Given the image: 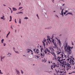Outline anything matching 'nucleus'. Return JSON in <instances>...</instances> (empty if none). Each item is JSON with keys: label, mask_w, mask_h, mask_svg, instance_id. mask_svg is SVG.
Here are the masks:
<instances>
[{"label": "nucleus", "mask_w": 75, "mask_h": 75, "mask_svg": "<svg viewBox=\"0 0 75 75\" xmlns=\"http://www.w3.org/2000/svg\"><path fill=\"white\" fill-rule=\"evenodd\" d=\"M55 63H53L52 65L51 66V68L52 70H53V68H55Z\"/></svg>", "instance_id": "obj_7"}, {"label": "nucleus", "mask_w": 75, "mask_h": 75, "mask_svg": "<svg viewBox=\"0 0 75 75\" xmlns=\"http://www.w3.org/2000/svg\"><path fill=\"white\" fill-rule=\"evenodd\" d=\"M49 39H47V40H49V41H50V37H49Z\"/></svg>", "instance_id": "obj_39"}, {"label": "nucleus", "mask_w": 75, "mask_h": 75, "mask_svg": "<svg viewBox=\"0 0 75 75\" xmlns=\"http://www.w3.org/2000/svg\"><path fill=\"white\" fill-rule=\"evenodd\" d=\"M10 19H11V16H10Z\"/></svg>", "instance_id": "obj_46"}, {"label": "nucleus", "mask_w": 75, "mask_h": 75, "mask_svg": "<svg viewBox=\"0 0 75 75\" xmlns=\"http://www.w3.org/2000/svg\"><path fill=\"white\" fill-rule=\"evenodd\" d=\"M3 45L4 47L6 46V43H3Z\"/></svg>", "instance_id": "obj_19"}, {"label": "nucleus", "mask_w": 75, "mask_h": 75, "mask_svg": "<svg viewBox=\"0 0 75 75\" xmlns=\"http://www.w3.org/2000/svg\"><path fill=\"white\" fill-rule=\"evenodd\" d=\"M62 36V34H60L59 35V36H60V37H61Z\"/></svg>", "instance_id": "obj_45"}, {"label": "nucleus", "mask_w": 75, "mask_h": 75, "mask_svg": "<svg viewBox=\"0 0 75 75\" xmlns=\"http://www.w3.org/2000/svg\"><path fill=\"white\" fill-rule=\"evenodd\" d=\"M35 58H37H37H39V57H38V56L37 55L35 57Z\"/></svg>", "instance_id": "obj_30"}, {"label": "nucleus", "mask_w": 75, "mask_h": 75, "mask_svg": "<svg viewBox=\"0 0 75 75\" xmlns=\"http://www.w3.org/2000/svg\"><path fill=\"white\" fill-rule=\"evenodd\" d=\"M64 14L65 15V14H66V13L65 12H64Z\"/></svg>", "instance_id": "obj_50"}, {"label": "nucleus", "mask_w": 75, "mask_h": 75, "mask_svg": "<svg viewBox=\"0 0 75 75\" xmlns=\"http://www.w3.org/2000/svg\"><path fill=\"white\" fill-rule=\"evenodd\" d=\"M68 13L67 14H66V16H67V15H68Z\"/></svg>", "instance_id": "obj_59"}, {"label": "nucleus", "mask_w": 75, "mask_h": 75, "mask_svg": "<svg viewBox=\"0 0 75 75\" xmlns=\"http://www.w3.org/2000/svg\"><path fill=\"white\" fill-rule=\"evenodd\" d=\"M10 33V31H9V32H8V34H9Z\"/></svg>", "instance_id": "obj_60"}, {"label": "nucleus", "mask_w": 75, "mask_h": 75, "mask_svg": "<svg viewBox=\"0 0 75 75\" xmlns=\"http://www.w3.org/2000/svg\"><path fill=\"white\" fill-rule=\"evenodd\" d=\"M15 33H16V30H15Z\"/></svg>", "instance_id": "obj_58"}, {"label": "nucleus", "mask_w": 75, "mask_h": 75, "mask_svg": "<svg viewBox=\"0 0 75 75\" xmlns=\"http://www.w3.org/2000/svg\"><path fill=\"white\" fill-rule=\"evenodd\" d=\"M49 48L50 50L52 51V52H51L50 50H49V49H48V48H46L45 49L44 52L45 54H47V52H49V53H50L51 54L53 55L54 56V54L55 53L54 52V48H52V47H49Z\"/></svg>", "instance_id": "obj_3"}, {"label": "nucleus", "mask_w": 75, "mask_h": 75, "mask_svg": "<svg viewBox=\"0 0 75 75\" xmlns=\"http://www.w3.org/2000/svg\"><path fill=\"white\" fill-rule=\"evenodd\" d=\"M8 54H7V55H8V54H10V53H8Z\"/></svg>", "instance_id": "obj_61"}, {"label": "nucleus", "mask_w": 75, "mask_h": 75, "mask_svg": "<svg viewBox=\"0 0 75 75\" xmlns=\"http://www.w3.org/2000/svg\"><path fill=\"white\" fill-rule=\"evenodd\" d=\"M14 52H15V53H16V54H19V52H18L16 51H14Z\"/></svg>", "instance_id": "obj_22"}, {"label": "nucleus", "mask_w": 75, "mask_h": 75, "mask_svg": "<svg viewBox=\"0 0 75 75\" xmlns=\"http://www.w3.org/2000/svg\"><path fill=\"white\" fill-rule=\"evenodd\" d=\"M60 10H62V7H61L60 8Z\"/></svg>", "instance_id": "obj_54"}, {"label": "nucleus", "mask_w": 75, "mask_h": 75, "mask_svg": "<svg viewBox=\"0 0 75 75\" xmlns=\"http://www.w3.org/2000/svg\"><path fill=\"white\" fill-rule=\"evenodd\" d=\"M11 28H12V29H13V28H12V25H11Z\"/></svg>", "instance_id": "obj_49"}, {"label": "nucleus", "mask_w": 75, "mask_h": 75, "mask_svg": "<svg viewBox=\"0 0 75 75\" xmlns=\"http://www.w3.org/2000/svg\"><path fill=\"white\" fill-rule=\"evenodd\" d=\"M8 35H9V34L8 33L7 34V36H6V38H8Z\"/></svg>", "instance_id": "obj_32"}, {"label": "nucleus", "mask_w": 75, "mask_h": 75, "mask_svg": "<svg viewBox=\"0 0 75 75\" xmlns=\"http://www.w3.org/2000/svg\"><path fill=\"white\" fill-rule=\"evenodd\" d=\"M61 1H63V2H64V1H64V0H61Z\"/></svg>", "instance_id": "obj_52"}, {"label": "nucleus", "mask_w": 75, "mask_h": 75, "mask_svg": "<svg viewBox=\"0 0 75 75\" xmlns=\"http://www.w3.org/2000/svg\"><path fill=\"white\" fill-rule=\"evenodd\" d=\"M0 74H3V73L1 72V70L0 69Z\"/></svg>", "instance_id": "obj_28"}, {"label": "nucleus", "mask_w": 75, "mask_h": 75, "mask_svg": "<svg viewBox=\"0 0 75 75\" xmlns=\"http://www.w3.org/2000/svg\"><path fill=\"white\" fill-rule=\"evenodd\" d=\"M52 43H53L54 45L55 46V48H57V44H56V42H55V41L54 40V39H52Z\"/></svg>", "instance_id": "obj_5"}, {"label": "nucleus", "mask_w": 75, "mask_h": 75, "mask_svg": "<svg viewBox=\"0 0 75 75\" xmlns=\"http://www.w3.org/2000/svg\"><path fill=\"white\" fill-rule=\"evenodd\" d=\"M54 0H52V1L53 3H54Z\"/></svg>", "instance_id": "obj_47"}, {"label": "nucleus", "mask_w": 75, "mask_h": 75, "mask_svg": "<svg viewBox=\"0 0 75 75\" xmlns=\"http://www.w3.org/2000/svg\"><path fill=\"white\" fill-rule=\"evenodd\" d=\"M70 47L69 46H68L66 47H65L64 50L65 52H67L69 55H71V53H72V51L70 49Z\"/></svg>", "instance_id": "obj_4"}, {"label": "nucleus", "mask_w": 75, "mask_h": 75, "mask_svg": "<svg viewBox=\"0 0 75 75\" xmlns=\"http://www.w3.org/2000/svg\"><path fill=\"white\" fill-rule=\"evenodd\" d=\"M56 17H58V18H59L58 16L56 15Z\"/></svg>", "instance_id": "obj_55"}, {"label": "nucleus", "mask_w": 75, "mask_h": 75, "mask_svg": "<svg viewBox=\"0 0 75 75\" xmlns=\"http://www.w3.org/2000/svg\"><path fill=\"white\" fill-rule=\"evenodd\" d=\"M57 55H59L60 53H61V50L60 49H59L58 50V52H57Z\"/></svg>", "instance_id": "obj_9"}, {"label": "nucleus", "mask_w": 75, "mask_h": 75, "mask_svg": "<svg viewBox=\"0 0 75 75\" xmlns=\"http://www.w3.org/2000/svg\"><path fill=\"white\" fill-rule=\"evenodd\" d=\"M36 16L38 17V19H40V18H39V16H38V14H37L36 15Z\"/></svg>", "instance_id": "obj_29"}, {"label": "nucleus", "mask_w": 75, "mask_h": 75, "mask_svg": "<svg viewBox=\"0 0 75 75\" xmlns=\"http://www.w3.org/2000/svg\"><path fill=\"white\" fill-rule=\"evenodd\" d=\"M23 10H24L23 9H21V11H23Z\"/></svg>", "instance_id": "obj_51"}, {"label": "nucleus", "mask_w": 75, "mask_h": 75, "mask_svg": "<svg viewBox=\"0 0 75 75\" xmlns=\"http://www.w3.org/2000/svg\"><path fill=\"white\" fill-rule=\"evenodd\" d=\"M11 21V19H10V20H9V21Z\"/></svg>", "instance_id": "obj_57"}, {"label": "nucleus", "mask_w": 75, "mask_h": 75, "mask_svg": "<svg viewBox=\"0 0 75 75\" xmlns=\"http://www.w3.org/2000/svg\"><path fill=\"white\" fill-rule=\"evenodd\" d=\"M53 55H54V59H56V60H57V58H56V56L55 55V53L54 54H53Z\"/></svg>", "instance_id": "obj_21"}, {"label": "nucleus", "mask_w": 75, "mask_h": 75, "mask_svg": "<svg viewBox=\"0 0 75 75\" xmlns=\"http://www.w3.org/2000/svg\"><path fill=\"white\" fill-rule=\"evenodd\" d=\"M71 43H72V45H74V43H73V42H72V41H71Z\"/></svg>", "instance_id": "obj_36"}, {"label": "nucleus", "mask_w": 75, "mask_h": 75, "mask_svg": "<svg viewBox=\"0 0 75 75\" xmlns=\"http://www.w3.org/2000/svg\"><path fill=\"white\" fill-rule=\"evenodd\" d=\"M72 73H69V74H72Z\"/></svg>", "instance_id": "obj_56"}, {"label": "nucleus", "mask_w": 75, "mask_h": 75, "mask_svg": "<svg viewBox=\"0 0 75 75\" xmlns=\"http://www.w3.org/2000/svg\"><path fill=\"white\" fill-rule=\"evenodd\" d=\"M4 58H5V57L3 56V57H2L1 56V62L2 61V59H3Z\"/></svg>", "instance_id": "obj_12"}, {"label": "nucleus", "mask_w": 75, "mask_h": 75, "mask_svg": "<svg viewBox=\"0 0 75 75\" xmlns=\"http://www.w3.org/2000/svg\"><path fill=\"white\" fill-rule=\"evenodd\" d=\"M68 14H70V15H72L73 16V14H72V13L71 12H69L68 13Z\"/></svg>", "instance_id": "obj_17"}, {"label": "nucleus", "mask_w": 75, "mask_h": 75, "mask_svg": "<svg viewBox=\"0 0 75 75\" xmlns=\"http://www.w3.org/2000/svg\"><path fill=\"white\" fill-rule=\"evenodd\" d=\"M64 8L62 9L61 12V14H60L62 15V17H64V14H63V11L64 10Z\"/></svg>", "instance_id": "obj_13"}, {"label": "nucleus", "mask_w": 75, "mask_h": 75, "mask_svg": "<svg viewBox=\"0 0 75 75\" xmlns=\"http://www.w3.org/2000/svg\"><path fill=\"white\" fill-rule=\"evenodd\" d=\"M66 45L64 46V48H65V47L67 48V47H68V46H67V43H66Z\"/></svg>", "instance_id": "obj_18"}, {"label": "nucleus", "mask_w": 75, "mask_h": 75, "mask_svg": "<svg viewBox=\"0 0 75 75\" xmlns=\"http://www.w3.org/2000/svg\"><path fill=\"white\" fill-rule=\"evenodd\" d=\"M11 14H12V13H13V11H12V10H11Z\"/></svg>", "instance_id": "obj_41"}, {"label": "nucleus", "mask_w": 75, "mask_h": 75, "mask_svg": "<svg viewBox=\"0 0 75 75\" xmlns=\"http://www.w3.org/2000/svg\"><path fill=\"white\" fill-rule=\"evenodd\" d=\"M21 73L22 74H24V72H23V71H22V70H21Z\"/></svg>", "instance_id": "obj_27"}, {"label": "nucleus", "mask_w": 75, "mask_h": 75, "mask_svg": "<svg viewBox=\"0 0 75 75\" xmlns=\"http://www.w3.org/2000/svg\"><path fill=\"white\" fill-rule=\"evenodd\" d=\"M19 14H21H21H23V12L22 11H21L20 12H18Z\"/></svg>", "instance_id": "obj_26"}, {"label": "nucleus", "mask_w": 75, "mask_h": 75, "mask_svg": "<svg viewBox=\"0 0 75 75\" xmlns=\"http://www.w3.org/2000/svg\"><path fill=\"white\" fill-rule=\"evenodd\" d=\"M4 39H2L1 40V43H2V44H3V42L4 41Z\"/></svg>", "instance_id": "obj_16"}, {"label": "nucleus", "mask_w": 75, "mask_h": 75, "mask_svg": "<svg viewBox=\"0 0 75 75\" xmlns=\"http://www.w3.org/2000/svg\"><path fill=\"white\" fill-rule=\"evenodd\" d=\"M72 65L71 64V62H69V63H68L67 64H66V62H65V64L64 63H62L60 65V67H62L63 68H65V67H66L67 69H71V65Z\"/></svg>", "instance_id": "obj_2"}, {"label": "nucleus", "mask_w": 75, "mask_h": 75, "mask_svg": "<svg viewBox=\"0 0 75 75\" xmlns=\"http://www.w3.org/2000/svg\"><path fill=\"white\" fill-rule=\"evenodd\" d=\"M53 12H55V11H53Z\"/></svg>", "instance_id": "obj_64"}, {"label": "nucleus", "mask_w": 75, "mask_h": 75, "mask_svg": "<svg viewBox=\"0 0 75 75\" xmlns=\"http://www.w3.org/2000/svg\"><path fill=\"white\" fill-rule=\"evenodd\" d=\"M64 5H65V4H63L62 5V6H64Z\"/></svg>", "instance_id": "obj_62"}, {"label": "nucleus", "mask_w": 75, "mask_h": 75, "mask_svg": "<svg viewBox=\"0 0 75 75\" xmlns=\"http://www.w3.org/2000/svg\"><path fill=\"white\" fill-rule=\"evenodd\" d=\"M19 23L20 24H21V19H19Z\"/></svg>", "instance_id": "obj_14"}, {"label": "nucleus", "mask_w": 75, "mask_h": 75, "mask_svg": "<svg viewBox=\"0 0 75 75\" xmlns=\"http://www.w3.org/2000/svg\"><path fill=\"white\" fill-rule=\"evenodd\" d=\"M3 5L4 6H6V5L5 4H3Z\"/></svg>", "instance_id": "obj_43"}, {"label": "nucleus", "mask_w": 75, "mask_h": 75, "mask_svg": "<svg viewBox=\"0 0 75 75\" xmlns=\"http://www.w3.org/2000/svg\"><path fill=\"white\" fill-rule=\"evenodd\" d=\"M25 20H27V19H28V17H25L24 18Z\"/></svg>", "instance_id": "obj_24"}, {"label": "nucleus", "mask_w": 75, "mask_h": 75, "mask_svg": "<svg viewBox=\"0 0 75 75\" xmlns=\"http://www.w3.org/2000/svg\"><path fill=\"white\" fill-rule=\"evenodd\" d=\"M55 66H56V67H59V66H58V65L57 64L55 65Z\"/></svg>", "instance_id": "obj_34"}, {"label": "nucleus", "mask_w": 75, "mask_h": 75, "mask_svg": "<svg viewBox=\"0 0 75 75\" xmlns=\"http://www.w3.org/2000/svg\"><path fill=\"white\" fill-rule=\"evenodd\" d=\"M43 44V45L44 46V47H45V43L44 42V41H43L42 42Z\"/></svg>", "instance_id": "obj_20"}, {"label": "nucleus", "mask_w": 75, "mask_h": 75, "mask_svg": "<svg viewBox=\"0 0 75 75\" xmlns=\"http://www.w3.org/2000/svg\"><path fill=\"white\" fill-rule=\"evenodd\" d=\"M73 48H74V47L73 46L71 47H70V49L71 50V49H72Z\"/></svg>", "instance_id": "obj_33"}, {"label": "nucleus", "mask_w": 75, "mask_h": 75, "mask_svg": "<svg viewBox=\"0 0 75 75\" xmlns=\"http://www.w3.org/2000/svg\"><path fill=\"white\" fill-rule=\"evenodd\" d=\"M12 9H13V11H17V9L16 8H14V7H13Z\"/></svg>", "instance_id": "obj_11"}, {"label": "nucleus", "mask_w": 75, "mask_h": 75, "mask_svg": "<svg viewBox=\"0 0 75 75\" xmlns=\"http://www.w3.org/2000/svg\"><path fill=\"white\" fill-rule=\"evenodd\" d=\"M35 52L36 53H37V54H38V52L37 51H36Z\"/></svg>", "instance_id": "obj_44"}, {"label": "nucleus", "mask_w": 75, "mask_h": 75, "mask_svg": "<svg viewBox=\"0 0 75 75\" xmlns=\"http://www.w3.org/2000/svg\"><path fill=\"white\" fill-rule=\"evenodd\" d=\"M13 50L14 51H15V48L14 47H13Z\"/></svg>", "instance_id": "obj_38"}, {"label": "nucleus", "mask_w": 75, "mask_h": 75, "mask_svg": "<svg viewBox=\"0 0 75 75\" xmlns=\"http://www.w3.org/2000/svg\"><path fill=\"white\" fill-rule=\"evenodd\" d=\"M35 49H34L33 50V51H35Z\"/></svg>", "instance_id": "obj_53"}, {"label": "nucleus", "mask_w": 75, "mask_h": 75, "mask_svg": "<svg viewBox=\"0 0 75 75\" xmlns=\"http://www.w3.org/2000/svg\"><path fill=\"white\" fill-rule=\"evenodd\" d=\"M44 50V48H41L40 50H41V52H42V50Z\"/></svg>", "instance_id": "obj_25"}, {"label": "nucleus", "mask_w": 75, "mask_h": 75, "mask_svg": "<svg viewBox=\"0 0 75 75\" xmlns=\"http://www.w3.org/2000/svg\"><path fill=\"white\" fill-rule=\"evenodd\" d=\"M15 71L18 75H20V71H19L17 69H16Z\"/></svg>", "instance_id": "obj_8"}, {"label": "nucleus", "mask_w": 75, "mask_h": 75, "mask_svg": "<svg viewBox=\"0 0 75 75\" xmlns=\"http://www.w3.org/2000/svg\"><path fill=\"white\" fill-rule=\"evenodd\" d=\"M4 16L3 15L2 17H1V19H2L4 20Z\"/></svg>", "instance_id": "obj_15"}, {"label": "nucleus", "mask_w": 75, "mask_h": 75, "mask_svg": "<svg viewBox=\"0 0 75 75\" xmlns=\"http://www.w3.org/2000/svg\"><path fill=\"white\" fill-rule=\"evenodd\" d=\"M63 54H60V56H58L57 59V61L60 62L61 64H65V59L67 58V55H65L64 53Z\"/></svg>", "instance_id": "obj_1"}, {"label": "nucleus", "mask_w": 75, "mask_h": 75, "mask_svg": "<svg viewBox=\"0 0 75 75\" xmlns=\"http://www.w3.org/2000/svg\"><path fill=\"white\" fill-rule=\"evenodd\" d=\"M40 55H41V56H43V57H44V55H43L41 53V54H40Z\"/></svg>", "instance_id": "obj_31"}, {"label": "nucleus", "mask_w": 75, "mask_h": 75, "mask_svg": "<svg viewBox=\"0 0 75 75\" xmlns=\"http://www.w3.org/2000/svg\"><path fill=\"white\" fill-rule=\"evenodd\" d=\"M45 15L47 16V13H45Z\"/></svg>", "instance_id": "obj_40"}, {"label": "nucleus", "mask_w": 75, "mask_h": 75, "mask_svg": "<svg viewBox=\"0 0 75 75\" xmlns=\"http://www.w3.org/2000/svg\"><path fill=\"white\" fill-rule=\"evenodd\" d=\"M55 39L57 40V41L58 42L59 45L60 47H61V46L62 44L61 42V41H60V40L59 39H58V38H57V37L55 38Z\"/></svg>", "instance_id": "obj_6"}, {"label": "nucleus", "mask_w": 75, "mask_h": 75, "mask_svg": "<svg viewBox=\"0 0 75 75\" xmlns=\"http://www.w3.org/2000/svg\"><path fill=\"white\" fill-rule=\"evenodd\" d=\"M26 50L27 51H28L27 52H28V53L30 52V51H31L32 52H33V51H32V50L31 49H27Z\"/></svg>", "instance_id": "obj_10"}, {"label": "nucleus", "mask_w": 75, "mask_h": 75, "mask_svg": "<svg viewBox=\"0 0 75 75\" xmlns=\"http://www.w3.org/2000/svg\"><path fill=\"white\" fill-rule=\"evenodd\" d=\"M15 23H17V22L16 21V19H15Z\"/></svg>", "instance_id": "obj_35"}, {"label": "nucleus", "mask_w": 75, "mask_h": 75, "mask_svg": "<svg viewBox=\"0 0 75 75\" xmlns=\"http://www.w3.org/2000/svg\"><path fill=\"white\" fill-rule=\"evenodd\" d=\"M46 41H47V40L46 39H45L44 41L43 42H46Z\"/></svg>", "instance_id": "obj_37"}, {"label": "nucleus", "mask_w": 75, "mask_h": 75, "mask_svg": "<svg viewBox=\"0 0 75 75\" xmlns=\"http://www.w3.org/2000/svg\"><path fill=\"white\" fill-rule=\"evenodd\" d=\"M22 8H23V7H20L19 8L18 10H21V9H22Z\"/></svg>", "instance_id": "obj_23"}, {"label": "nucleus", "mask_w": 75, "mask_h": 75, "mask_svg": "<svg viewBox=\"0 0 75 75\" xmlns=\"http://www.w3.org/2000/svg\"><path fill=\"white\" fill-rule=\"evenodd\" d=\"M8 8H9V9H10V10H11V8H10V7H8Z\"/></svg>", "instance_id": "obj_48"}, {"label": "nucleus", "mask_w": 75, "mask_h": 75, "mask_svg": "<svg viewBox=\"0 0 75 75\" xmlns=\"http://www.w3.org/2000/svg\"><path fill=\"white\" fill-rule=\"evenodd\" d=\"M68 12V11H65V13H67Z\"/></svg>", "instance_id": "obj_42"}, {"label": "nucleus", "mask_w": 75, "mask_h": 75, "mask_svg": "<svg viewBox=\"0 0 75 75\" xmlns=\"http://www.w3.org/2000/svg\"><path fill=\"white\" fill-rule=\"evenodd\" d=\"M60 73H62V71H60Z\"/></svg>", "instance_id": "obj_63"}]
</instances>
